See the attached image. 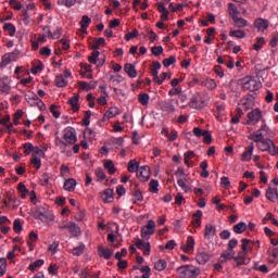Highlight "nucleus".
<instances>
[{
  "mask_svg": "<svg viewBox=\"0 0 278 278\" xmlns=\"http://www.w3.org/2000/svg\"><path fill=\"white\" fill-rule=\"evenodd\" d=\"M273 130L266 124V119H262L260 129L250 135L249 139L256 143L260 151L269 153V155H278V147L275 146V141L270 139Z\"/></svg>",
  "mask_w": 278,
  "mask_h": 278,
  "instance_id": "nucleus-1",
  "label": "nucleus"
},
{
  "mask_svg": "<svg viewBox=\"0 0 278 278\" xmlns=\"http://www.w3.org/2000/svg\"><path fill=\"white\" fill-rule=\"evenodd\" d=\"M54 144L58 149H61V153L71 155V152L66 151V148L77 144V130L71 126L65 127L62 130V137H55Z\"/></svg>",
  "mask_w": 278,
  "mask_h": 278,
  "instance_id": "nucleus-2",
  "label": "nucleus"
},
{
  "mask_svg": "<svg viewBox=\"0 0 278 278\" xmlns=\"http://www.w3.org/2000/svg\"><path fill=\"white\" fill-rule=\"evenodd\" d=\"M176 271L180 278H197L199 275H201V269L194 265L180 266Z\"/></svg>",
  "mask_w": 278,
  "mask_h": 278,
  "instance_id": "nucleus-3",
  "label": "nucleus"
},
{
  "mask_svg": "<svg viewBox=\"0 0 278 278\" xmlns=\"http://www.w3.org/2000/svg\"><path fill=\"white\" fill-rule=\"evenodd\" d=\"M34 218L36 220H41V223H49V220H54L53 215L49 211V207L45 205H39L34 211Z\"/></svg>",
  "mask_w": 278,
  "mask_h": 278,
  "instance_id": "nucleus-4",
  "label": "nucleus"
},
{
  "mask_svg": "<svg viewBox=\"0 0 278 278\" xmlns=\"http://www.w3.org/2000/svg\"><path fill=\"white\" fill-rule=\"evenodd\" d=\"M42 157H45V151L40 148H37L30 157V164L34 168H36V170H40L42 167Z\"/></svg>",
  "mask_w": 278,
  "mask_h": 278,
  "instance_id": "nucleus-5",
  "label": "nucleus"
},
{
  "mask_svg": "<svg viewBox=\"0 0 278 278\" xmlns=\"http://www.w3.org/2000/svg\"><path fill=\"white\" fill-rule=\"evenodd\" d=\"M262 88V83H260L257 79L247 76L243 78V89L250 90V92H255V90H260Z\"/></svg>",
  "mask_w": 278,
  "mask_h": 278,
  "instance_id": "nucleus-6",
  "label": "nucleus"
},
{
  "mask_svg": "<svg viewBox=\"0 0 278 278\" xmlns=\"http://www.w3.org/2000/svg\"><path fill=\"white\" fill-rule=\"evenodd\" d=\"M153 233H155V222L149 219L147 225L141 228V238H143V240H149Z\"/></svg>",
  "mask_w": 278,
  "mask_h": 278,
  "instance_id": "nucleus-7",
  "label": "nucleus"
},
{
  "mask_svg": "<svg viewBox=\"0 0 278 278\" xmlns=\"http://www.w3.org/2000/svg\"><path fill=\"white\" fill-rule=\"evenodd\" d=\"M262 118H264V116L262 115V111L260 109H254L250 113H248L247 125H257V123H260Z\"/></svg>",
  "mask_w": 278,
  "mask_h": 278,
  "instance_id": "nucleus-8",
  "label": "nucleus"
},
{
  "mask_svg": "<svg viewBox=\"0 0 278 278\" xmlns=\"http://www.w3.org/2000/svg\"><path fill=\"white\" fill-rule=\"evenodd\" d=\"M137 177L140 181H149L151 179V167L149 165L138 167Z\"/></svg>",
  "mask_w": 278,
  "mask_h": 278,
  "instance_id": "nucleus-9",
  "label": "nucleus"
},
{
  "mask_svg": "<svg viewBox=\"0 0 278 278\" xmlns=\"http://www.w3.org/2000/svg\"><path fill=\"white\" fill-rule=\"evenodd\" d=\"M135 247L139 249V251H142L143 255H146L147 257L151 255V243L149 241H142V239H136Z\"/></svg>",
  "mask_w": 278,
  "mask_h": 278,
  "instance_id": "nucleus-10",
  "label": "nucleus"
},
{
  "mask_svg": "<svg viewBox=\"0 0 278 278\" xmlns=\"http://www.w3.org/2000/svg\"><path fill=\"white\" fill-rule=\"evenodd\" d=\"M26 99L29 105L37 106L41 111L45 110V102H42V100H40L36 93H31Z\"/></svg>",
  "mask_w": 278,
  "mask_h": 278,
  "instance_id": "nucleus-11",
  "label": "nucleus"
},
{
  "mask_svg": "<svg viewBox=\"0 0 278 278\" xmlns=\"http://www.w3.org/2000/svg\"><path fill=\"white\" fill-rule=\"evenodd\" d=\"M180 249L181 251H184V253H189V254L194 253V237L192 236L187 237L186 244H181Z\"/></svg>",
  "mask_w": 278,
  "mask_h": 278,
  "instance_id": "nucleus-12",
  "label": "nucleus"
},
{
  "mask_svg": "<svg viewBox=\"0 0 278 278\" xmlns=\"http://www.w3.org/2000/svg\"><path fill=\"white\" fill-rule=\"evenodd\" d=\"M90 23H92V18H90V16L88 15H83L81 20H80V34H88V27H90Z\"/></svg>",
  "mask_w": 278,
  "mask_h": 278,
  "instance_id": "nucleus-13",
  "label": "nucleus"
},
{
  "mask_svg": "<svg viewBox=\"0 0 278 278\" xmlns=\"http://www.w3.org/2000/svg\"><path fill=\"white\" fill-rule=\"evenodd\" d=\"M254 149H255V146H253V143L244 149V152L241 154V162H251V159L253 157Z\"/></svg>",
  "mask_w": 278,
  "mask_h": 278,
  "instance_id": "nucleus-14",
  "label": "nucleus"
},
{
  "mask_svg": "<svg viewBox=\"0 0 278 278\" xmlns=\"http://www.w3.org/2000/svg\"><path fill=\"white\" fill-rule=\"evenodd\" d=\"M124 72L130 77V79H136L138 77V71H136V65L131 63H126L124 65Z\"/></svg>",
  "mask_w": 278,
  "mask_h": 278,
  "instance_id": "nucleus-15",
  "label": "nucleus"
},
{
  "mask_svg": "<svg viewBox=\"0 0 278 278\" xmlns=\"http://www.w3.org/2000/svg\"><path fill=\"white\" fill-rule=\"evenodd\" d=\"M268 20L258 17L254 21V27L257 28V31H266L268 29Z\"/></svg>",
  "mask_w": 278,
  "mask_h": 278,
  "instance_id": "nucleus-16",
  "label": "nucleus"
},
{
  "mask_svg": "<svg viewBox=\"0 0 278 278\" xmlns=\"http://www.w3.org/2000/svg\"><path fill=\"white\" fill-rule=\"evenodd\" d=\"M98 255H100V257H104V260H110V257L114 255V250L99 245Z\"/></svg>",
  "mask_w": 278,
  "mask_h": 278,
  "instance_id": "nucleus-17",
  "label": "nucleus"
},
{
  "mask_svg": "<svg viewBox=\"0 0 278 278\" xmlns=\"http://www.w3.org/2000/svg\"><path fill=\"white\" fill-rule=\"evenodd\" d=\"M216 236V226L212 224H206L204 229V238L206 240H212Z\"/></svg>",
  "mask_w": 278,
  "mask_h": 278,
  "instance_id": "nucleus-18",
  "label": "nucleus"
},
{
  "mask_svg": "<svg viewBox=\"0 0 278 278\" xmlns=\"http://www.w3.org/2000/svg\"><path fill=\"white\" fill-rule=\"evenodd\" d=\"M266 199L271 203H277L278 201V191L277 188L268 187L266 191Z\"/></svg>",
  "mask_w": 278,
  "mask_h": 278,
  "instance_id": "nucleus-19",
  "label": "nucleus"
},
{
  "mask_svg": "<svg viewBox=\"0 0 278 278\" xmlns=\"http://www.w3.org/2000/svg\"><path fill=\"white\" fill-rule=\"evenodd\" d=\"M103 203H113L114 202V189H105L101 194Z\"/></svg>",
  "mask_w": 278,
  "mask_h": 278,
  "instance_id": "nucleus-20",
  "label": "nucleus"
},
{
  "mask_svg": "<svg viewBox=\"0 0 278 278\" xmlns=\"http://www.w3.org/2000/svg\"><path fill=\"white\" fill-rule=\"evenodd\" d=\"M12 92V87L10 83H8V78L0 79V93L1 94H10Z\"/></svg>",
  "mask_w": 278,
  "mask_h": 278,
  "instance_id": "nucleus-21",
  "label": "nucleus"
},
{
  "mask_svg": "<svg viewBox=\"0 0 278 278\" xmlns=\"http://www.w3.org/2000/svg\"><path fill=\"white\" fill-rule=\"evenodd\" d=\"M255 244V241L249 240V239H241V251L244 253H251L253 251V245Z\"/></svg>",
  "mask_w": 278,
  "mask_h": 278,
  "instance_id": "nucleus-22",
  "label": "nucleus"
},
{
  "mask_svg": "<svg viewBox=\"0 0 278 278\" xmlns=\"http://www.w3.org/2000/svg\"><path fill=\"white\" fill-rule=\"evenodd\" d=\"M235 257L236 251L228 250V252H224L219 256V264H226V262H229V260H235Z\"/></svg>",
  "mask_w": 278,
  "mask_h": 278,
  "instance_id": "nucleus-23",
  "label": "nucleus"
},
{
  "mask_svg": "<svg viewBox=\"0 0 278 278\" xmlns=\"http://www.w3.org/2000/svg\"><path fill=\"white\" fill-rule=\"evenodd\" d=\"M189 108H191V110H202V108H205V101H199L197 97H193L189 101Z\"/></svg>",
  "mask_w": 278,
  "mask_h": 278,
  "instance_id": "nucleus-24",
  "label": "nucleus"
},
{
  "mask_svg": "<svg viewBox=\"0 0 278 278\" xmlns=\"http://www.w3.org/2000/svg\"><path fill=\"white\" fill-rule=\"evenodd\" d=\"M68 103L73 112H79V93H74V96L70 98Z\"/></svg>",
  "mask_w": 278,
  "mask_h": 278,
  "instance_id": "nucleus-25",
  "label": "nucleus"
},
{
  "mask_svg": "<svg viewBox=\"0 0 278 278\" xmlns=\"http://www.w3.org/2000/svg\"><path fill=\"white\" fill-rule=\"evenodd\" d=\"M232 21L235 23V27H237L238 29H244V27H249V21L240 15L238 17H235V20Z\"/></svg>",
  "mask_w": 278,
  "mask_h": 278,
  "instance_id": "nucleus-26",
  "label": "nucleus"
},
{
  "mask_svg": "<svg viewBox=\"0 0 278 278\" xmlns=\"http://www.w3.org/2000/svg\"><path fill=\"white\" fill-rule=\"evenodd\" d=\"M228 13L230 18L236 20L238 16H240V11L238 10V7L233 3H228Z\"/></svg>",
  "mask_w": 278,
  "mask_h": 278,
  "instance_id": "nucleus-27",
  "label": "nucleus"
},
{
  "mask_svg": "<svg viewBox=\"0 0 278 278\" xmlns=\"http://www.w3.org/2000/svg\"><path fill=\"white\" fill-rule=\"evenodd\" d=\"M229 36H230V38H237L238 40H242V39L247 38V31H244L242 29H231L229 31Z\"/></svg>",
  "mask_w": 278,
  "mask_h": 278,
  "instance_id": "nucleus-28",
  "label": "nucleus"
},
{
  "mask_svg": "<svg viewBox=\"0 0 278 278\" xmlns=\"http://www.w3.org/2000/svg\"><path fill=\"white\" fill-rule=\"evenodd\" d=\"M76 186H77V180H75L74 178H68L65 180L63 188L67 192H73Z\"/></svg>",
  "mask_w": 278,
  "mask_h": 278,
  "instance_id": "nucleus-29",
  "label": "nucleus"
},
{
  "mask_svg": "<svg viewBox=\"0 0 278 278\" xmlns=\"http://www.w3.org/2000/svg\"><path fill=\"white\" fill-rule=\"evenodd\" d=\"M201 86H203L204 88H207V90H216V88L218 87V85L216 84V80L212 78H206L205 80H203L201 83Z\"/></svg>",
  "mask_w": 278,
  "mask_h": 278,
  "instance_id": "nucleus-30",
  "label": "nucleus"
},
{
  "mask_svg": "<svg viewBox=\"0 0 278 278\" xmlns=\"http://www.w3.org/2000/svg\"><path fill=\"white\" fill-rule=\"evenodd\" d=\"M247 255H249V253L244 252L243 250L238 252L237 256H235V262H236L237 266H242V264H244V262L247 260Z\"/></svg>",
  "mask_w": 278,
  "mask_h": 278,
  "instance_id": "nucleus-31",
  "label": "nucleus"
},
{
  "mask_svg": "<svg viewBox=\"0 0 278 278\" xmlns=\"http://www.w3.org/2000/svg\"><path fill=\"white\" fill-rule=\"evenodd\" d=\"M13 58H14V53H7L2 55L1 62H0V68H5V66H8V64L12 62Z\"/></svg>",
  "mask_w": 278,
  "mask_h": 278,
  "instance_id": "nucleus-32",
  "label": "nucleus"
},
{
  "mask_svg": "<svg viewBox=\"0 0 278 278\" xmlns=\"http://www.w3.org/2000/svg\"><path fill=\"white\" fill-rule=\"evenodd\" d=\"M121 114V109L118 106H111L104 114L106 118H114Z\"/></svg>",
  "mask_w": 278,
  "mask_h": 278,
  "instance_id": "nucleus-33",
  "label": "nucleus"
},
{
  "mask_svg": "<svg viewBox=\"0 0 278 278\" xmlns=\"http://www.w3.org/2000/svg\"><path fill=\"white\" fill-rule=\"evenodd\" d=\"M157 10L161 13V21H168V9H166L164 3L160 2L157 4Z\"/></svg>",
  "mask_w": 278,
  "mask_h": 278,
  "instance_id": "nucleus-34",
  "label": "nucleus"
},
{
  "mask_svg": "<svg viewBox=\"0 0 278 278\" xmlns=\"http://www.w3.org/2000/svg\"><path fill=\"white\" fill-rule=\"evenodd\" d=\"M195 260L199 264H207L210 262V254L207 252H200L197 254Z\"/></svg>",
  "mask_w": 278,
  "mask_h": 278,
  "instance_id": "nucleus-35",
  "label": "nucleus"
},
{
  "mask_svg": "<svg viewBox=\"0 0 278 278\" xmlns=\"http://www.w3.org/2000/svg\"><path fill=\"white\" fill-rule=\"evenodd\" d=\"M103 166L110 175H114L116 173V166H114V162L112 160H104Z\"/></svg>",
  "mask_w": 278,
  "mask_h": 278,
  "instance_id": "nucleus-36",
  "label": "nucleus"
},
{
  "mask_svg": "<svg viewBox=\"0 0 278 278\" xmlns=\"http://www.w3.org/2000/svg\"><path fill=\"white\" fill-rule=\"evenodd\" d=\"M68 231L73 238H77V236L81 235V229L79 228V226H77V224L73 222L68 228Z\"/></svg>",
  "mask_w": 278,
  "mask_h": 278,
  "instance_id": "nucleus-37",
  "label": "nucleus"
},
{
  "mask_svg": "<svg viewBox=\"0 0 278 278\" xmlns=\"http://www.w3.org/2000/svg\"><path fill=\"white\" fill-rule=\"evenodd\" d=\"M163 112H168L169 114H173L175 112V104H173V100L165 101L162 104Z\"/></svg>",
  "mask_w": 278,
  "mask_h": 278,
  "instance_id": "nucleus-38",
  "label": "nucleus"
},
{
  "mask_svg": "<svg viewBox=\"0 0 278 278\" xmlns=\"http://www.w3.org/2000/svg\"><path fill=\"white\" fill-rule=\"evenodd\" d=\"M201 218H203V212L202 211H197L193 214L192 225L194 227H201Z\"/></svg>",
  "mask_w": 278,
  "mask_h": 278,
  "instance_id": "nucleus-39",
  "label": "nucleus"
},
{
  "mask_svg": "<svg viewBox=\"0 0 278 278\" xmlns=\"http://www.w3.org/2000/svg\"><path fill=\"white\" fill-rule=\"evenodd\" d=\"M17 190L21 193V199H27V194H29V189L25 186V184L20 182L17 185Z\"/></svg>",
  "mask_w": 278,
  "mask_h": 278,
  "instance_id": "nucleus-40",
  "label": "nucleus"
},
{
  "mask_svg": "<svg viewBox=\"0 0 278 278\" xmlns=\"http://www.w3.org/2000/svg\"><path fill=\"white\" fill-rule=\"evenodd\" d=\"M4 31H8L9 36L14 37L16 35V26L12 23H5L3 25Z\"/></svg>",
  "mask_w": 278,
  "mask_h": 278,
  "instance_id": "nucleus-41",
  "label": "nucleus"
},
{
  "mask_svg": "<svg viewBox=\"0 0 278 278\" xmlns=\"http://www.w3.org/2000/svg\"><path fill=\"white\" fill-rule=\"evenodd\" d=\"M45 70V64L41 61H38L37 64H34L30 73L33 75H38V73H42V71Z\"/></svg>",
  "mask_w": 278,
  "mask_h": 278,
  "instance_id": "nucleus-42",
  "label": "nucleus"
},
{
  "mask_svg": "<svg viewBox=\"0 0 278 278\" xmlns=\"http://www.w3.org/2000/svg\"><path fill=\"white\" fill-rule=\"evenodd\" d=\"M100 47H105V38H98L91 43V49L97 51Z\"/></svg>",
  "mask_w": 278,
  "mask_h": 278,
  "instance_id": "nucleus-43",
  "label": "nucleus"
},
{
  "mask_svg": "<svg viewBox=\"0 0 278 278\" xmlns=\"http://www.w3.org/2000/svg\"><path fill=\"white\" fill-rule=\"evenodd\" d=\"M55 86H58V88H66V86H68V81L64 76L60 75L55 77Z\"/></svg>",
  "mask_w": 278,
  "mask_h": 278,
  "instance_id": "nucleus-44",
  "label": "nucleus"
},
{
  "mask_svg": "<svg viewBox=\"0 0 278 278\" xmlns=\"http://www.w3.org/2000/svg\"><path fill=\"white\" fill-rule=\"evenodd\" d=\"M233 231L235 233H244V231H247V223L241 222L237 225L233 226Z\"/></svg>",
  "mask_w": 278,
  "mask_h": 278,
  "instance_id": "nucleus-45",
  "label": "nucleus"
},
{
  "mask_svg": "<svg viewBox=\"0 0 278 278\" xmlns=\"http://www.w3.org/2000/svg\"><path fill=\"white\" fill-rule=\"evenodd\" d=\"M25 155H29L30 153H36V150L39 149L38 147H34L31 143H25L23 146Z\"/></svg>",
  "mask_w": 278,
  "mask_h": 278,
  "instance_id": "nucleus-46",
  "label": "nucleus"
},
{
  "mask_svg": "<svg viewBox=\"0 0 278 278\" xmlns=\"http://www.w3.org/2000/svg\"><path fill=\"white\" fill-rule=\"evenodd\" d=\"M177 184H178L179 188H181V190H184V192H190V187L188 186V179L180 178L177 180Z\"/></svg>",
  "mask_w": 278,
  "mask_h": 278,
  "instance_id": "nucleus-47",
  "label": "nucleus"
},
{
  "mask_svg": "<svg viewBox=\"0 0 278 278\" xmlns=\"http://www.w3.org/2000/svg\"><path fill=\"white\" fill-rule=\"evenodd\" d=\"M41 266H45V260H37L28 266V270L34 273V270H37V268H40Z\"/></svg>",
  "mask_w": 278,
  "mask_h": 278,
  "instance_id": "nucleus-48",
  "label": "nucleus"
},
{
  "mask_svg": "<svg viewBox=\"0 0 278 278\" xmlns=\"http://www.w3.org/2000/svg\"><path fill=\"white\" fill-rule=\"evenodd\" d=\"M60 175L61 177H63V179H66V177H71V168L65 164L61 165Z\"/></svg>",
  "mask_w": 278,
  "mask_h": 278,
  "instance_id": "nucleus-49",
  "label": "nucleus"
},
{
  "mask_svg": "<svg viewBox=\"0 0 278 278\" xmlns=\"http://www.w3.org/2000/svg\"><path fill=\"white\" fill-rule=\"evenodd\" d=\"M94 175H96V177L98 178V181H105V179H106V177H108V176L105 175V172H104L103 168H101V167L96 168Z\"/></svg>",
  "mask_w": 278,
  "mask_h": 278,
  "instance_id": "nucleus-50",
  "label": "nucleus"
},
{
  "mask_svg": "<svg viewBox=\"0 0 278 278\" xmlns=\"http://www.w3.org/2000/svg\"><path fill=\"white\" fill-rule=\"evenodd\" d=\"M8 273V260L4 257L0 258V277H3Z\"/></svg>",
  "mask_w": 278,
  "mask_h": 278,
  "instance_id": "nucleus-51",
  "label": "nucleus"
},
{
  "mask_svg": "<svg viewBox=\"0 0 278 278\" xmlns=\"http://www.w3.org/2000/svg\"><path fill=\"white\" fill-rule=\"evenodd\" d=\"M77 3V0H58V5L64 8H73Z\"/></svg>",
  "mask_w": 278,
  "mask_h": 278,
  "instance_id": "nucleus-52",
  "label": "nucleus"
},
{
  "mask_svg": "<svg viewBox=\"0 0 278 278\" xmlns=\"http://www.w3.org/2000/svg\"><path fill=\"white\" fill-rule=\"evenodd\" d=\"M7 200L4 201L5 207H10L12 201L14 200V190H10L5 192Z\"/></svg>",
  "mask_w": 278,
  "mask_h": 278,
  "instance_id": "nucleus-53",
  "label": "nucleus"
},
{
  "mask_svg": "<svg viewBox=\"0 0 278 278\" xmlns=\"http://www.w3.org/2000/svg\"><path fill=\"white\" fill-rule=\"evenodd\" d=\"M264 45H266V39H264V37H258L256 39V42L253 45L254 51H261V49H262V47H264Z\"/></svg>",
  "mask_w": 278,
  "mask_h": 278,
  "instance_id": "nucleus-54",
  "label": "nucleus"
},
{
  "mask_svg": "<svg viewBox=\"0 0 278 278\" xmlns=\"http://www.w3.org/2000/svg\"><path fill=\"white\" fill-rule=\"evenodd\" d=\"M167 266V263L165 260H159L154 263L155 270L162 271L165 270Z\"/></svg>",
  "mask_w": 278,
  "mask_h": 278,
  "instance_id": "nucleus-55",
  "label": "nucleus"
},
{
  "mask_svg": "<svg viewBox=\"0 0 278 278\" xmlns=\"http://www.w3.org/2000/svg\"><path fill=\"white\" fill-rule=\"evenodd\" d=\"M160 182L157 180L150 181V192L157 194L160 192Z\"/></svg>",
  "mask_w": 278,
  "mask_h": 278,
  "instance_id": "nucleus-56",
  "label": "nucleus"
},
{
  "mask_svg": "<svg viewBox=\"0 0 278 278\" xmlns=\"http://www.w3.org/2000/svg\"><path fill=\"white\" fill-rule=\"evenodd\" d=\"M149 99L150 97L148 93H139L138 96L139 103H141V105H144V106L149 105Z\"/></svg>",
  "mask_w": 278,
  "mask_h": 278,
  "instance_id": "nucleus-57",
  "label": "nucleus"
},
{
  "mask_svg": "<svg viewBox=\"0 0 278 278\" xmlns=\"http://www.w3.org/2000/svg\"><path fill=\"white\" fill-rule=\"evenodd\" d=\"M99 55H101V53L98 50H93L90 56L88 58V62L90 64H97V60H99Z\"/></svg>",
  "mask_w": 278,
  "mask_h": 278,
  "instance_id": "nucleus-58",
  "label": "nucleus"
},
{
  "mask_svg": "<svg viewBox=\"0 0 278 278\" xmlns=\"http://www.w3.org/2000/svg\"><path fill=\"white\" fill-rule=\"evenodd\" d=\"M138 162L136 160H130L128 162V172L129 173H138Z\"/></svg>",
  "mask_w": 278,
  "mask_h": 278,
  "instance_id": "nucleus-59",
  "label": "nucleus"
},
{
  "mask_svg": "<svg viewBox=\"0 0 278 278\" xmlns=\"http://www.w3.org/2000/svg\"><path fill=\"white\" fill-rule=\"evenodd\" d=\"M78 86H79L80 90H86V91L97 88V85H90L86 81H79Z\"/></svg>",
  "mask_w": 278,
  "mask_h": 278,
  "instance_id": "nucleus-60",
  "label": "nucleus"
},
{
  "mask_svg": "<svg viewBox=\"0 0 278 278\" xmlns=\"http://www.w3.org/2000/svg\"><path fill=\"white\" fill-rule=\"evenodd\" d=\"M86 249L85 244H80L72 250V253L79 257V255H84V251Z\"/></svg>",
  "mask_w": 278,
  "mask_h": 278,
  "instance_id": "nucleus-61",
  "label": "nucleus"
},
{
  "mask_svg": "<svg viewBox=\"0 0 278 278\" xmlns=\"http://www.w3.org/2000/svg\"><path fill=\"white\" fill-rule=\"evenodd\" d=\"M176 62H177V58L172 55L163 60V66H165V68H168V66H172V64H175Z\"/></svg>",
  "mask_w": 278,
  "mask_h": 278,
  "instance_id": "nucleus-62",
  "label": "nucleus"
},
{
  "mask_svg": "<svg viewBox=\"0 0 278 278\" xmlns=\"http://www.w3.org/2000/svg\"><path fill=\"white\" fill-rule=\"evenodd\" d=\"M207 134V130L201 129L199 127L193 128V135H195L197 138H203Z\"/></svg>",
  "mask_w": 278,
  "mask_h": 278,
  "instance_id": "nucleus-63",
  "label": "nucleus"
},
{
  "mask_svg": "<svg viewBox=\"0 0 278 278\" xmlns=\"http://www.w3.org/2000/svg\"><path fill=\"white\" fill-rule=\"evenodd\" d=\"M269 262L271 264H278V249H274L271 255L269 256Z\"/></svg>",
  "mask_w": 278,
  "mask_h": 278,
  "instance_id": "nucleus-64",
  "label": "nucleus"
}]
</instances>
